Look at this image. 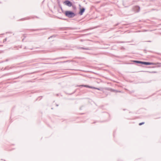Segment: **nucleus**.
Listing matches in <instances>:
<instances>
[{
    "label": "nucleus",
    "mask_w": 161,
    "mask_h": 161,
    "mask_svg": "<svg viewBox=\"0 0 161 161\" xmlns=\"http://www.w3.org/2000/svg\"><path fill=\"white\" fill-rule=\"evenodd\" d=\"M65 15L69 18H72L75 16V14L73 12L67 11L65 12Z\"/></svg>",
    "instance_id": "nucleus-1"
},
{
    "label": "nucleus",
    "mask_w": 161,
    "mask_h": 161,
    "mask_svg": "<svg viewBox=\"0 0 161 161\" xmlns=\"http://www.w3.org/2000/svg\"><path fill=\"white\" fill-rule=\"evenodd\" d=\"M142 64H144L145 65H157V64H159L160 63H151V62H143Z\"/></svg>",
    "instance_id": "nucleus-2"
},
{
    "label": "nucleus",
    "mask_w": 161,
    "mask_h": 161,
    "mask_svg": "<svg viewBox=\"0 0 161 161\" xmlns=\"http://www.w3.org/2000/svg\"><path fill=\"white\" fill-rule=\"evenodd\" d=\"M64 3L65 5H66L69 7H71L72 5V4L69 1H65L64 2Z\"/></svg>",
    "instance_id": "nucleus-3"
},
{
    "label": "nucleus",
    "mask_w": 161,
    "mask_h": 161,
    "mask_svg": "<svg viewBox=\"0 0 161 161\" xmlns=\"http://www.w3.org/2000/svg\"><path fill=\"white\" fill-rule=\"evenodd\" d=\"M84 86V87H87V88H92V89H97L98 90H99V89H98V88H95V87H94L89 86H88V85H80V86Z\"/></svg>",
    "instance_id": "nucleus-4"
},
{
    "label": "nucleus",
    "mask_w": 161,
    "mask_h": 161,
    "mask_svg": "<svg viewBox=\"0 0 161 161\" xmlns=\"http://www.w3.org/2000/svg\"><path fill=\"white\" fill-rule=\"evenodd\" d=\"M85 11V9L84 8H81L80 9V12H79V14L80 15H82L83 13H84V12Z\"/></svg>",
    "instance_id": "nucleus-5"
},
{
    "label": "nucleus",
    "mask_w": 161,
    "mask_h": 161,
    "mask_svg": "<svg viewBox=\"0 0 161 161\" xmlns=\"http://www.w3.org/2000/svg\"><path fill=\"white\" fill-rule=\"evenodd\" d=\"M134 62L137 63H140L142 64L143 62L140 61H134Z\"/></svg>",
    "instance_id": "nucleus-6"
},
{
    "label": "nucleus",
    "mask_w": 161,
    "mask_h": 161,
    "mask_svg": "<svg viewBox=\"0 0 161 161\" xmlns=\"http://www.w3.org/2000/svg\"><path fill=\"white\" fill-rule=\"evenodd\" d=\"M144 124V122H143L140 123L139 125H141Z\"/></svg>",
    "instance_id": "nucleus-7"
}]
</instances>
